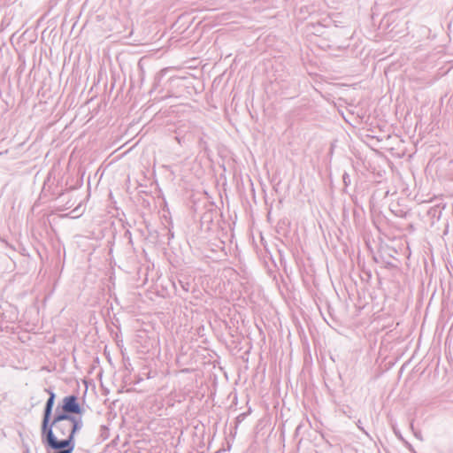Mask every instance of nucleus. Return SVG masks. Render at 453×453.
Listing matches in <instances>:
<instances>
[{
    "instance_id": "nucleus-1",
    "label": "nucleus",
    "mask_w": 453,
    "mask_h": 453,
    "mask_svg": "<svg viewBox=\"0 0 453 453\" xmlns=\"http://www.w3.org/2000/svg\"><path fill=\"white\" fill-rule=\"evenodd\" d=\"M225 243L218 236L213 235L211 238L207 236L200 237V253L204 257L218 261L226 256Z\"/></svg>"
},
{
    "instance_id": "nucleus-2",
    "label": "nucleus",
    "mask_w": 453,
    "mask_h": 453,
    "mask_svg": "<svg viewBox=\"0 0 453 453\" xmlns=\"http://www.w3.org/2000/svg\"><path fill=\"white\" fill-rule=\"evenodd\" d=\"M58 413H69L81 414V408L78 403L77 397L74 395L65 396L62 401V406Z\"/></svg>"
},
{
    "instance_id": "nucleus-3",
    "label": "nucleus",
    "mask_w": 453,
    "mask_h": 453,
    "mask_svg": "<svg viewBox=\"0 0 453 453\" xmlns=\"http://www.w3.org/2000/svg\"><path fill=\"white\" fill-rule=\"evenodd\" d=\"M212 215H213L212 211L204 213V215L200 219V229L201 230H203V228L204 222H206V224H207V226H206L207 232H211L213 234L215 232V230L218 229L217 224L214 223L212 220Z\"/></svg>"
},
{
    "instance_id": "nucleus-4",
    "label": "nucleus",
    "mask_w": 453,
    "mask_h": 453,
    "mask_svg": "<svg viewBox=\"0 0 453 453\" xmlns=\"http://www.w3.org/2000/svg\"><path fill=\"white\" fill-rule=\"evenodd\" d=\"M54 399H55V395L52 392H50V396L47 401L46 407L44 410V415H43V420H42V428H44V429H46V426L50 421V417L52 407L54 404Z\"/></svg>"
},
{
    "instance_id": "nucleus-5",
    "label": "nucleus",
    "mask_w": 453,
    "mask_h": 453,
    "mask_svg": "<svg viewBox=\"0 0 453 453\" xmlns=\"http://www.w3.org/2000/svg\"><path fill=\"white\" fill-rule=\"evenodd\" d=\"M357 427H358V428H359V429H360L364 434H365L366 435H368L367 432H366V431L364 429V427L361 426V421H360V420H358V421L357 422Z\"/></svg>"
},
{
    "instance_id": "nucleus-6",
    "label": "nucleus",
    "mask_w": 453,
    "mask_h": 453,
    "mask_svg": "<svg viewBox=\"0 0 453 453\" xmlns=\"http://www.w3.org/2000/svg\"><path fill=\"white\" fill-rule=\"evenodd\" d=\"M347 178H348V175L345 173V174L343 175V180H344L345 184H347V182H346V181H348V179H347Z\"/></svg>"
},
{
    "instance_id": "nucleus-7",
    "label": "nucleus",
    "mask_w": 453,
    "mask_h": 453,
    "mask_svg": "<svg viewBox=\"0 0 453 453\" xmlns=\"http://www.w3.org/2000/svg\"><path fill=\"white\" fill-rule=\"evenodd\" d=\"M347 178H348V175L345 173V174L343 175V180H344L345 184H347V182H346V181H348V179H347Z\"/></svg>"
}]
</instances>
